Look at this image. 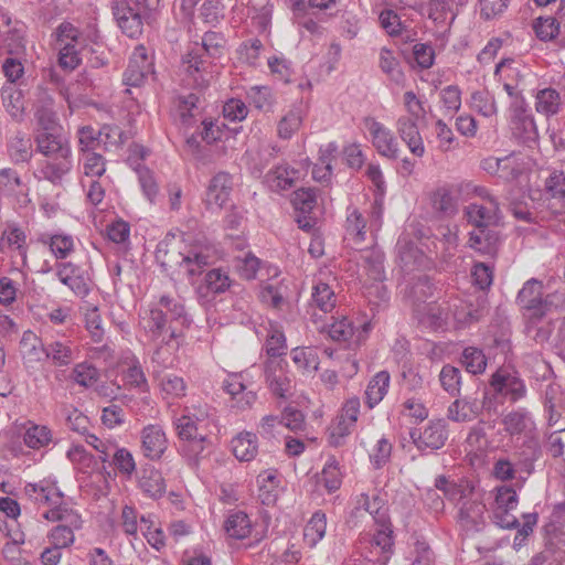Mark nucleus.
Returning a JSON list of instances; mask_svg holds the SVG:
<instances>
[{"label": "nucleus", "mask_w": 565, "mask_h": 565, "mask_svg": "<svg viewBox=\"0 0 565 565\" xmlns=\"http://www.w3.org/2000/svg\"><path fill=\"white\" fill-rule=\"evenodd\" d=\"M183 236V233H168L158 245L157 257L161 259L162 266H178L192 277L201 274L204 267L214 262L215 248L201 243L188 245Z\"/></svg>", "instance_id": "f257e3e1"}, {"label": "nucleus", "mask_w": 565, "mask_h": 565, "mask_svg": "<svg viewBox=\"0 0 565 565\" xmlns=\"http://www.w3.org/2000/svg\"><path fill=\"white\" fill-rule=\"evenodd\" d=\"M226 40L220 32L209 31L202 38V44L195 46L183 56L185 71L193 76L196 85H203L206 81L203 73L206 72L207 63L203 58L202 52L211 57H221L224 54Z\"/></svg>", "instance_id": "f03ea898"}, {"label": "nucleus", "mask_w": 565, "mask_h": 565, "mask_svg": "<svg viewBox=\"0 0 565 565\" xmlns=\"http://www.w3.org/2000/svg\"><path fill=\"white\" fill-rule=\"evenodd\" d=\"M544 297L543 282L536 278L526 280L518 292L516 302L523 317L532 324L544 318Z\"/></svg>", "instance_id": "7ed1b4c3"}, {"label": "nucleus", "mask_w": 565, "mask_h": 565, "mask_svg": "<svg viewBox=\"0 0 565 565\" xmlns=\"http://www.w3.org/2000/svg\"><path fill=\"white\" fill-rule=\"evenodd\" d=\"M111 9L122 33L129 38H137L142 33L143 13L146 12L143 6L132 0H115Z\"/></svg>", "instance_id": "20e7f679"}, {"label": "nucleus", "mask_w": 565, "mask_h": 565, "mask_svg": "<svg viewBox=\"0 0 565 565\" xmlns=\"http://www.w3.org/2000/svg\"><path fill=\"white\" fill-rule=\"evenodd\" d=\"M153 73L152 57L143 45H137L130 56L128 66L122 75V82L130 87H139Z\"/></svg>", "instance_id": "39448f33"}, {"label": "nucleus", "mask_w": 565, "mask_h": 565, "mask_svg": "<svg viewBox=\"0 0 565 565\" xmlns=\"http://www.w3.org/2000/svg\"><path fill=\"white\" fill-rule=\"evenodd\" d=\"M371 330L370 322H363L359 327L345 317L340 320H335L333 323L328 326V334L333 341L343 342L348 348L360 345L365 341Z\"/></svg>", "instance_id": "423d86ee"}, {"label": "nucleus", "mask_w": 565, "mask_h": 565, "mask_svg": "<svg viewBox=\"0 0 565 565\" xmlns=\"http://www.w3.org/2000/svg\"><path fill=\"white\" fill-rule=\"evenodd\" d=\"M411 438L419 450L440 449L448 438L447 423L445 419L430 420L423 429L412 430Z\"/></svg>", "instance_id": "0eeeda50"}, {"label": "nucleus", "mask_w": 565, "mask_h": 565, "mask_svg": "<svg viewBox=\"0 0 565 565\" xmlns=\"http://www.w3.org/2000/svg\"><path fill=\"white\" fill-rule=\"evenodd\" d=\"M484 512L486 504L475 494L458 507L457 521L465 532L476 533L484 525Z\"/></svg>", "instance_id": "6e6552de"}, {"label": "nucleus", "mask_w": 565, "mask_h": 565, "mask_svg": "<svg viewBox=\"0 0 565 565\" xmlns=\"http://www.w3.org/2000/svg\"><path fill=\"white\" fill-rule=\"evenodd\" d=\"M447 408V418L454 423H468L477 419L483 411V402L473 394L455 396Z\"/></svg>", "instance_id": "1a4fd4ad"}, {"label": "nucleus", "mask_w": 565, "mask_h": 565, "mask_svg": "<svg viewBox=\"0 0 565 565\" xmlns=\"http://www.w3.org/2000/svg\"><path fill=\"white\" fill-rule=\"evenodd\" d=\"M365 126L372 137V143L377 152L388 159L398 157V143L393 132L374 118H367Z\"/></svg>", "instance_id": "9d476101"}, {"label": "nucleus", "mask_w": 565, "mask_h": 565, "mask_svg": "<svg viewBox=\"0 0 565 565\" xmlns=\"http://www.w3.org/2000/svg\"><path fill=\"white\" fill-rule=\"evenodd\" d=\"M223 387L232 397V407L238 411L248 409L256 402L257 395L253 390H248L244 373L230 374L224 380Z\"/></svg>", "instance_id": "9b49d317"}, {"label": "nucleus", "mask_w": 565, "mask_h": 565, "mask_svg": "<svg viewBox=\"0 0 565 565\" xmlns=\"http://www.w3.org/2000/svg\"><path fill=\"white\" fill-rule=\"evenodd\" d=\"M34 141L36 151L47 158L67 156L72 152L68 140L60 131L45 132L35 131Z\"/></svg>", "instance_id": "f8f14e48"}, {"label": "nucleus", "mask_w": 565, "mask_h": 565, "mask_svg": "<svg viewBox=\"0 0 565 565\" xmlns=\"http://www.w3.org/2000/svg\"><path fill=\"white\" fill-rule=\"evenodd\" d=\"M490 385L495 393L508 396L511 402L523 398L526 393L523 381L504 370H499L491 376Z\"/></svg>", "instance_id": "ddd939ff"}, {"label": "nucleus", "mask_w": 565, "mask_h": 565, "mask_svg": "<svg viewBox=\"0 0 565 565\" xmlns=\"http://www.w3.org/2000/svg\"><path fill=\"white\" fill-rule=\"evenodd\" d=\"M168 448L166 433L159 425H148L141 430V449L150 460H159Z\"/></svg>", "instance_id": "4468645a"}, {"label": "nucleus", "mask_w": 565, "mask_h": 565, "mask_svg": "<svg viewBox=\"0 0 565 565\" xmlns=\"http://www.w3.org/2000/svg\"><path fill=\"white\" fill-rule=\"evenodd\" d=\"M56 277L67 286L76 296L86 297L89 292V286L83 275L82 269L71 263L62 262L56 264Z\"/></svg>", "instance_id": "2eb2a0df"}, {"label": "nucleus", "mask_w": 565, "mask_h": 565, "mask_svg": "<svg viewBox=\"0 0 565 565\" xmlns=\"http://www.w3.org/2000/svg\"><path fill=\"white\" fill-rule=\"evenodd\" d=\"M499 203L495 198H490V205L478 203L468 204L463 214L467 222L475 228H490L495 223Z\"/></svg>", "instance_id": "dca6fc26"}, {"label": "nucleus", "mask_w": 565, "mask_h": 565, "mask_svg": "<svg viewBox=\"0 0 565 565\" xmlns=\"http://www.w3.org/2000/svg\"><path fill=\"white\" fill-rule=\"evenodd\" d=\"M145 320V329L152 334L153 338L162 337V342L169 343L177 338V330L167 318V313L159 307L151 308Z\"/></svg>", "instance_id": "f3484780"}, {"label": "nucleus", "mask_w": 565, "mask_h": 565, "mask_svg": "<svg viewBox=\"0 0 565 565\" xmlns=\"http://www.w3.org/2000/svg\"><path fill=\"white\" fill-rule=\"evenodd\" d=\"M419 121L399 117L396 121V130L409 151L414 156L422 158L425 153V146L418 128Z\"/></svg>", "instance_id": "a211bd4d"}, {"label": "nucleus", "mask_w": 565, "mask_h": 565, "mask_svg": "<svg viewBox=\"0 0 565 565\" xmlns=\"http://www.w3.org/2000/svg\"><path fill=\"white\" fill-rule=\"evenodd\" d=\"M73 167L72 152L67 156L60 154L58 157L45 159L40 167L41 177L50 181L54 185H60L63 179L71 172Z\"/></svg>", "instance_id": "6ab92c4d"}, {"label": "nucleus", "mask_w": 565, "mask_h": 565, "mask_svg": "<svg viewBox=\"0 0 565 565\" xmlns=\"http://www.w3.org/2000/svg\"><path fill=\"white\" fill-rule=\"evenodd\" d=\"M232 190V175L224 171L216 173L207 186L206 204L222 207L228 201Z\"/></svg>", "instance_id": "aec40b11"}, {"label": "nucleus", "mask_w": 565, "mask_h": 565, "mask_svg": "<svg viewBox=\"0 0 565 565\" xmlns=\"http://www.w3.org/2000/svg\"><path fill=\"white\" fill-rule=\"evenodd\" d=\"M500 236L492 228H475L469 233L468 246L480 254L494 257L498 253Z\"/></svg>", "instance_id": "412c9836"}, {"label": "nucleus", "mask_w": 565, "mask_h": 565, "mask_svg": "<svg viewBox=\"0 0 565 565\" xmlns=\"http://www.w3.org/2000/svg\"><path fill=\"white\" fill-rule=\"evenodd\" d=\"M435 487L440 490L448 500L457 502L459 505L476 494L475 487L471 482L467 480H461L458 483L451 482L444 476L436 478Z\"/></svg>", "instance_id": "4be33fe9"}, {"label": "nucleus", "mask_w": 565, "mask_h": 565, "mask_svg": "<svg viewBox=\"0 0 565 565\" xmlns=\"http://www.w3.org/2000/svg\"><path fill=\"white\" fill-rule=\"evenodd\" d=\"M25 493L31 500L38 504L57 507L63 499V493L60 489L49 481H40L39 483H28L25 486Z\"/></svg>", "instance_id": "5701e85b"}, {"label": "nucleus", "mask_w": 565, "mask_h": 565, "mask_svg": "<svg viewBox=\"0 0 565 565\" xmlns=\"http://www.w3.org/2000/svg\"><path fill=\"white\" fill-rule=\"evenodd\" d=\"M513 135L523 143L535 141L539 134L533 117L524 106H515L512 118Z\"/></svg>", "instance_id": "b1692460"}, {"label": "nucleus", "mask_w": 565, "mask_h": 565, "mask_svg": "<svg viewBox=\"0 0 565 565\" xmlns=\"http://www.w3.org/2000/svg\"><path fill=\"white\" fill-rule=\"evenodd\" d=\"M36 241L47 246L51 253L57 259L67 258L74 250V239L70 234L58 233V234H50V233H41Z\"/></svg>", "instance_id": "393cba45"}, {"label": "nucleus", "mask_w": 565, "mask_h": 565, "mask_svg": "<svg viewBox=\"0 0 565 565\" xmlns=\"http://www.w3.org/2000/svg\"><path fill=\"white\" fill-rule=\"evenodd\" d=\"M231 286V279L224 270L214 268L205 274L203 282L198 287L201 298H207L210 294L217 295L225 292Z\"/></svg>", "instance_id": "a878e982"}, {"label": "nucleus", "mask_w": 565, "mask_h": 565, "mask_svg": "<svg viewBox=\"0 0 565 565\" xmlns=\"http://www.w3.org/2000/svg\"><path fill=\"white\" fill-rule=\"evenodd\" d=\"M42 516L51 522H60L58 525L66 526L73 531L79 530L83 526L81 514L67 504H62V501L57 507L45 511Z\"/></svg>", "instance_id": "bb28decb"}, {"label": "nucleus", "mask_w": 565, "mask_h": 565, "mask_svg": "<svg viewBox=\"0 0 565 565\" xmlns=\"http://www.w3.org/2000/svg\"><path fill=\"white\" fill-rule=\"evenodd\" d=\"M424 14L440 26L450 25L457 17L451 0H430L424 8Z\"/></svg>", "instance_id": "cd10ccee"}, {"label": "nucleus", "mask_w": 565, "mask_h": 565, "mask_svg": "<svg viewBox=\"0 0 565 565\" xmlns=\"http://www.w3.org/2000/svg\"><path fill=\"white\" fill-rule=\"evenodd\" d=\"M297 174L298 171L296 169L287 166H277L266 173L265 183L271 191H284L294 185Z\"/></svg>", "instance_id": "c85d7f7f"}, {"label": "nucleus", "mask_w": 565, "mask_h": 565, "mask_svg": "<svg viewBox=\"0 0 565 565\" xmlns=\"http://www.w3.org/2000/svg\"><path fill=\"white\" fill-rule=\"evenodd\" d=\"M264 374L269 390L277 397H285L288 391L289 381L284 374L279 362L268 360L265 363Z\"/></svg>", "instance_id": "c756f323"}, {"label": "nucleus", "mask_w": 565, "mask_h": 565, "mask_svg": "<svg viewBox=\"0 0 565 565\" xmlns=\"http://www.w3.org/2000/svg\"><path fill=\"white\" fill-rule=\"evenodd\" d=\"M481 168L491 174H499L504 179H515L520 171L516 169L513 156L503 158L489 157L482 160Z\"/></svg>", "instance_id": "7c9ffc66"}, {"label": "nucleus", "mask_w": 565, "mask_h": 565, "mask_svg": "<svg viewBox=\"0 0 565 565\" xmlns=\"http://www.w3.org/2000/svg\"><path fill=\"white\" fill-rule=\"evenodd\" d=\"M139 487L150 498H160L166 491V483L161 472L151 466L141 469Z\"/></svg>", "instance_id": "2f4dec72"}, {"label": "nucleus", "mask_w": 565, "mask_h": 565, "mask_svg": "<svg viewBox=\"0 0 565 565\" xmlns=\"http://www.w3.org/2000/svg\"><path fill=\"white\" fill-rule=\"evenodd\" d=\"M303 109L301 105H292L277 124V135L280 139H290L301 127Z\"/></svg>", "instance_id": "473e14b6"}, {"label": "nucleus", "mask_w": 565, "mask_h": 565, "mask_svg": "<svg viewBox=\"0 0 565 565\" xmlns=\"http://www.w3.org/2000/svg\"><path fill=\"white\" fill-rule=\"evenodd\" d=\"M1 99L8 114L20 120L24 113L22 92L14 84H4L1 88Z\"/></svg>", "instance_id": "72a5a7b5"}, {"label": "nucleus", "mask_w": 565, "mask_h": 565, "mask_svg": "<svg viewBox=\"0 0 565 565\" xmlns=\"http://www.w3.org/2000/svg\"><path fill=\"white\" fill-rule=\"evenodd\" d=\"M327 530V516L317 511L309 519L303 529V542L308 547H315L323 537Z\"/></svg>", "instance_id": "f704fd0d"}, {"label": "nucleus", "mask_w": 565, "mask_h": 565, "mask_svg": "<svg viewBox=\"0 0 565 565\" xmlns=\"http://www.w3.org/2000/svg\"><path fill=\"white\" fill-rule=\"evenodd\" d=\"M390 379L388 372L380 371L369 382L365 398L370 408H373L384 398L390 386Z\"/></svg>", "instance_id": "c9c22d12"}, {"label": "nucleus", "mask_w": 565, "mask_h": 565, "mask_svg": "<svg viewBox=\"0 0 565 565\" xmlns=\"http://www.w3.org/2000/svg\"><path fill=\"white\" fill-rule=\"evenodd\" d=\"M232 450L239 461H250L257 454V437L252 433H241L232 440Z\"/></svg>", "instance_id": "e433bc0d"}, {"label": "nucleus", "mask_w": 565, "mask_h": 565, "mask_svg": "<svg viewBox=\"0 0 565 565\" xmlns=\"http://www.w3.org/2000/svg\"><path fill=\"white\" fill-rule=\"evenodd\" d=\"M361 260L370 278L375 281L385 279L384 254L379 248L365 249L361 254Z\"/></svg>", "instance_id": "4c0bfd02"}, {"label": "nucleus", "mask_w": 565, "mask_h": 565, "mask_svg": "<svg viewBox=\"0 0 565 565\" xmlns=\"http://www.w3.org/2000/svg\"><path fill=\"white\" fill-rule=\"evenodd\" d=\"M431 204L436 212L451 217L458 212V200L447 186L438 188L431 196Z\"/></svg>", "instance_id": "58836bf2"}, {"label": "nucleus", "mask_w": 565, "mask_h": 565, "mask_svg": "<svg viewBox=\"0 0 565 565\" xmlns=\"http://www.w3.org/2000/svg\"><path fill=\"white\" fill-rule=\"evenodd\" d=\"M106 159L97 152H87L81 154V178L95 179L105 178Z\"/></svg>", "instance_id": "ea45409f"}, {"label": "nucleus", "mask_w": 565, "mask_h": 565, "mask_svg": "<svg viewBox=\"0 0 565 565\" xmlns=\"http://www.w3.org/2000/svg\"><path fill=\"white\" fill-rule=\"evenodd\" d=\"M561 104V95L554 88L541 89L535 96L536 111L546 117L556 115L559 110Z\"/></svg>", "instance_id": "a19ab883"}, {"label": "nucleus", "mask_w": 565, "mask_h": 565, "mask_svg": "<svg viewBox=\"0 0 565 565\" xmlns=\"http://www.w3.org/2000/svg\"><path fill=\"white\" fill-rule=\"evenodd\" d=\"M441 388L449 396H459L462 384V373L459 367L451 364H445L438 375Z\"/></svg>", "instance_id": "79ce46f5"}, {"label": "nucleus", "mask_w": 565, "mask_h": 565, "mask_svg": "<svg viewBox=\"0 0 565 565\" xmlns=\"http://www.w3.org/2000/svg\"><path fill=\"white\" fill-rule=\"evenodd\" d=\"M226 533L237 540L247 537L252 531V522L243 511L231 513L225 521Z\"/></svg>", "instance_id": "37998d69"}, {"label": "nucleus", "mask_w": 565, "mask_h": 565, "mask_svg": "<svg viewBox=\"0 0 565 565\" xmlns=\"http://www.w3.org/2000/svg\"><path fill=\"white\" fill-rule=\"evenodd\" d=\"M366 221L358 209H348L345 231L353 244L359 245L365 239Z\"/></svg>", "instance_id": "c03bdc74"}, {"label": "nucleus", "mask_w": 565, "mask_h": 565, "mask_svg": "<svg viewBox=\"0 0 565 565\" xmlns=\"http://www.w3.org/2000/svg\"><path fill=\"white\" fill-rule=\"evenodd\" d=\"M8 152L14 162H26L32 157V142L25 134L17 132L8 143Z\"/></svg>", "instance_id": "a18cd8bd"}, {"label": "nucleus", "mask_w": 565, "mask_h": 565, "mask_svg": "<svg viewBox=\"0 0 565 565\" xmlns=\"http://www.w3.org/2000/svg\"><path fill=\"white\" fill-rule=\"evenodd\" d=\"M488 428H491V426L483 420H479L469 429L466 438V445L469 447L470 451L482 452L487 450L489 447V439L487 435Z\"/></svg>", "instance_id": "49530a36"}, {"label": "nucleus", "mask_w": 565, "mask_h": 565, "mask_svg": "<svg viewBox=\"0 0 565 565\" xmlns=\"http://www.w3.org/2000/svg\"><path fill=\"white\" fill-rule=\"evenodd\" d=\"M312 303L322 312H331L335 307V294L331 287L322 281L315 285L312 290Z\"/></svg>", "instance_id": "de8ad7c7"}, {"label": "nucleus", "mask_w": 565, "mask_h": 565, "mask_svg": "<svg viewBox=\"0 0 565 565\" xmlns=\"http://www.w3.org/2000/svg\"><path fill=\"white\" fill-rule=\"evenodd\" d=\"M434 285L427 276L418 277L405 290V296L414 303L419 305L425 302L433 296Z\"/></svg>", "instance_id": "09e8293b"}, {"label": "nucleus", "mask_w": 565, "mask_h": 565, "mask_svg": "<svg viewBox=\"0 0 565 565\" xmlns=\"http://www.w3.org/2000/svg\"><path fill=\"white\" fill-rule=\"evenodd\" d=\"M461 364L466 367L467 372L473 375L481 374L487 367V358L482 350L468 347L462 351Z\"/></svg>", "instance_id": "8fccbe9b"}, {"label": "nucleus", "mask_w": 565, "mask_h": 565, "mask_svg": "<svg viewBox=\"0 0 565 565\" xmlns=\"http://www.w3.org/2000/svg\"><path fill=\"white\" fill-rule=\"evenodd\" d=\"M107 180V177L95 179L79 178V183L86 191V199L90 204L97 206L103 202L106 193V186L108 184Z\"/></svg>", "instance_id": "3c124183"}, {"label": "nucleus", "mask_w": 565, "mask_h": 565, "mask_svg": "<svg viewBox=\"0 0 565 565\" xmlns=\"http://www.w3.org/2000/svg\"><path fill=\"white\" fill-rule=\"evenodd\" d=\"M71 379L79 386L89 388L97 383L99 371L93 364L82 362L72 369Z\"/></svg>", "instance_id": "603ef678"}, {"label": "nucleus", "mask_w": 565, "mask_h": 565, "mask_svg": "<svg viewBox=\"0 0 565 565\" xmlns=\"http://www.w3.org/2000/svg\"><path fill=\"white\" fill-rule=\"evenodd\" d=\"M248 102L262 111L273 110L275 97L267 86H252L246 93Z\"/></svg>", "instance_id": "864d4df0"}, {"label": "nucleus", "mask_w": 565, "mask_h": 565, "mask_svg": "<svg viewBox=\"0 0 565 565\" xmlns=\"http://www.w3.org/2000/svg\"><path fill=\"white\" fill-rule=\"evenodd\" d=\"M47 359H51L58 366H66L73 360L72 349L63 342L53 341L42 347Z\"/></svg>", "instance_id": "5fc2aeb1"}, {"label": "nucleus", "mask_w": 565, "mask_h": 565, "mask_svg": "<svg viewBox=\"0 0 565 565\" xmlns=\"http://www.w3.org/2000/svg\"><path fill=\"white\" fill-rule=\"evenodd\" d=\"M24 444L32 449H40L47 446L52 440V431L43 425H32L23 436Z\"/></svg>", "instance_id": "6e6d98bb"}, {"label": "nucleus", "mask_w": 565, "mask_h": 565, "mask_svg": "<svg viewBox=\"0 0 565 565\" xmlns=\"http://www.w3.org/2000/svg\"><path fill=\"white\" fill-rule=\"evenodd\" d=\"M380 67L395 83L402 82L403 72L399 62L394 53L386 47H382L380 51Z\"/></svg>", "instance_id": "4d7b16f0"}, {"label": "nucleus", "mask_w": 565, "mask_h": 565, "mask_svg": "<svg viewBox=\"0 0 565 565\" xmlns=\"http://www.w3.org/2000/svg\"><path fill=\"white\" fill-rule=\"evenodd\" d=\"M319 482L328 490V492H334L341 487L342 475L334 458L326 462L321 471Z\"/></svg>", "instance_id": "13d9d810"}, {"label": "nucleus", "mask_w": 565, "mask_h": 565, "mask_svg": "<svg viewBox=\"0 0 565 565\" xmlns=\"http://www.w3.org/2000/svg\"><path fill=\"white\" fill-rule=\"evenodd\" d=\"M209 440L205 435L184 441L182 454L191 466H196L199 460L204 457Z\"/></svg>", "instance_id": "bf43d9fd"}, {"label": "nucleus", "mask_w": 565, "mask_h": 565, "mask_svg": "<svg viewBox=\"0 0 565 565\" xmlns=\"http://www.w3.org/2000/svg\"><path fill=\"white\" fill-rule=\"evenodd\" d=\"M275 156L274 149H260L257 151H247L245 158L253 175L260 177Z\"/></svg>", "instance_id": "052dcab7"}, {"label": "nucleus", "mask_w": 565, "mask_h": 565, "mask_svg": "<svg viewBox=\"0 0 565 565\" xmlns=\"http://www.w3.org/2000/svg\"><path fill=\"white\" fill-rule=\"evenodd\" d=\"M257 483L259 486V498L265 504L275 502L276 495L273 491L278 487L279 480L274 471H264L258 475Z\"/></svg>", "instance_id": "680f3d73"}, {"label": "nucleus", "mask_w": 565, "mask_h": 565, "mask_svg": "<svg viewBox=\"0 0 565 565\" xmlns=\"http://www.w3.org/2000/svg\"><path fill=\"white\" fill-rule=\"evenodd\" d=\"M502 423L509 434L518 435L523 433L532 424V420L527 412L519 409L507 414Z\"/></svg>", "instance_id": "e2e57ef3"}, {"label": "nucleus", "mask_w": 565, "mask_h": 565, "mask_svg": "<svg viewBox=\"0 0 565 565\" xmlns=\"http://www.w3.org/2000/svg\"><path fill=\"white\" fill-rule=\"evenodd\" d=\"M471 108L484 117L497 114L494 97L488 90H477L471 95Z\"/></svg>", "instance_id": "0e129e2a"}, {"label": "nucleus", "mask_w": 565, "mask_h": 565, "mask_svg": "<svg viewBox=\"0 0 565 565\" xmlns=\"http://www.w3.org/2000/svg\"><path fill=\"white\" fill-rule=\"evenodd\" d=\"M177 434L183 441L202 436L200 433L196 418L193 416L183 414L180 417H175L173 420Z\"/></svg>", "instance_id": "69168bd1"}, {"label": "nucleus", "mask_w": 565, "mask_h": 565, "mask_svg": "<svg viewBox=\"0 0 565 565\" xmlns=\"http://www.w3.org/2000/svg\"><path fill=\"white\" fill-rule=\"evenodd\" d=\"M159 308H161L166 313L168 320L173 324V322H180L184 324L188 319L185 316L184 306L169 296H162L159 300Z\"/></svg>", "instance_id": "338daca9"}, {"label": "nucleus", "mask_w": 565, "mask_h": 565, "mask_svg": "<svg viewBox=\"0 0 565 565\" xmlns=\"http://www.w3.org/2000/svg\"><path fill=\"white\" fill-rule=\"evenodd\" d=\"M545 190L553 198L565 202V173L554 170L545 180Z\"/></svg>", "instance_id": "774afa93"}]
</instances>
